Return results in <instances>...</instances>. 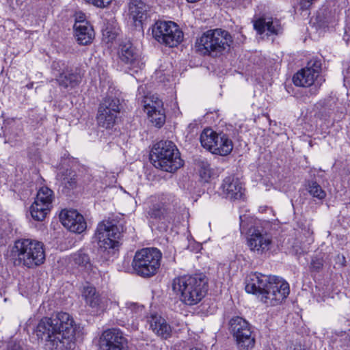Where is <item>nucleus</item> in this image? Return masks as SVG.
I'll return each mask as SVG.
<instances>
[{
	"instance_id": "f257e3e1",
	"label": "nucleus",
	"mask_w": 350,
	"mask_h": 350,
	"mask_svg": "<svg viewBox=\"0 0 350 350\" xmlns=\"http://www.w3.org/2000/svg\"><path fill=\"white\" fill-rule=\"evenodd\" d=\"M36 334L43 341L44 350H71L75 347V324L67 312L42 318L37 325Z\"/></svg>"
},
{
	"instance_id": "f03ea898",
	"label": "nucleus",
	"mask_w": 350,
	"mask_h": 350,
	"mask_svg": "<svg viewBox=\"0 0 350 350\" xmlns=\"http://www.w3.org/2000/svg\"><path fill=\"white\" fill-rule=\"evenodd\" d=\"M245 291L248 293L261 295L263 303L274 306L287 297L290 288L288 284L281 278L256 272L247 276Z\"/></svg>"
},
{
	"instance_id": "7ed1b4c3",
	"label": "nucleus",
	"mask_w": 350,
	"mask_h": 350,
	"mask_svg": "<svg viewBox=\"0 0 350 350\" xmlns=\"http://www.w3.org/2000/svg\"><path fill=\"white\" fill-rule=\"evenodd\" d=\"M207 279L202 274L185 275L175 278L172 291L179 300L187 306L198 304L206 295Z\"/></svg>"
},
{
	"instance_id": "20e7f679",
	"label": "nucleus",
	"mask_w": 350,
	"mask_h": 350,
	"mask_svg": "<svg viewBox=\"0 0 350 350\" xmlns=\"http://www.w3.org/2000/svg\"><path fill=\"white\" fill-rule=\"evenodd\" d=\"M12 252L18 262L29 269L41 265L45 260L44 244L37 240L19 239L15 242Z\"/></svg>"
},
{
	"instance_id": "39448f33",
	"label": "nucleus",
	"mask_w": 350,
	"mask_h": 350,
	"mask_svg": "<svg viewBox=\"0 0 350 350\" xmlns=\"http://www.w3.org/2000/svg\"><path fill=\"white\" fill-rule=\"evenodd\" d=\"M151 158L157 168L168 172H174L183 165L179 151L171 141L157 143L152 150Z\"/></svg>"
},
{
	"instance_id": "423d86ee",
	"label": "nucleus",
	"mask_w": 350,
	"mask_h": 350,
	"mask_svg": "<svg viewBox=\"0 0 350 350\" xmlns=\"http://www.w3.org/2000/svg\"><path fill=\"white\" fill-rule=\"evenodd\" d=\"M232 42V37L227 31L215 29L204 32L197 40L196 47L203 55H217L229 47Z\"/></svg>"
},
{
	"instance_id": "0eeeda50",
	"label": "nucleus",
	"mask_w": 350,
	"mask_h": 350,
	"mask_svg": "<svg viewBox=\"0 0 350 350\" xmlns=\"http://www.w3.org/2000/svg\"><path fill=\"white\" fill-rule=\"evenodd\" d=\"M162 253L155 247L143 248L136 252L132 266L138 275L150 278L154 275L161 266Z\"/></svg>"
},
{
	"instance_id": "6e6552de",
	"label": "nucleus",
	"mask_w": 350,
	"mask_h": 350,
	"mask_svg": "<svg viewBox=\"0 0 350 350\" xmlns=\"http://www.w3.org/2000/svg\"><path fill=\"white\" fill-rule=\"evenodd\" d=\"M151 30L152 37L159 43L169 47H175L183 40V32L172 21H158L152 26Z\"/></svg>"
},
{
	"instance_id": "1a4fd4ad",
	"label": "nucleus",
	"mask_w": 350,
	"mask_h": 350,
	"mask_svg": "<svg viewBox=\"0 0 350 350\" xmlns=\"http://www.w3.org/2000/svg\"><path fill=\"white\" fill-rule=\"evenodd\" d=\"M228 325L239 350H250L254 347L255 334L247 321L239 316L233 317L230 319Z\"/></svg>"
},
{
	"instance_id": "9d476101",
	"label": "nucleus",
	"mask_w": 350,
	"mask_h": 350,
	"mask_svg": "<svg viewBox=\"0 0 350 350\" xmlns=\"http://www.w3.org/2000/svg\"><path fill=\"white\" fill-rule=\"evenodd\" d=\"M150 203L147 211L148 217L161 220L172 217L176 211L178 199L172 194H161L152 197Z\"/></svg>"
},
{
	"instance_id": "9b49d317",
	"label": "nucleus",
	"mask_w": 350,
	"mask_h": 350,
	"mask_svg": "<svg viewBox=\"0 0 350 350\" xmlns=\"http://www.w3.org/2000/svg\"><path fill=\"white\" fill-rule=\"evenodd\" d=\"M120 235L118 226L109 221L99 223L96 231L98 246L104 251L114 250L117 247Z\"/></svg>"
},
{
	"instance_id": "f8f14e48",
	"label": "nucleus",
	"mask_w": 350,
	"mask_h": 350,
	"mask_svg": "<svg viewBox=\"0 0 350 350\" xmlns=\"http://www.w3.org/2000/svg\"><path fill=\"white\" fill-rule=\"evenodd\" d=\"M118 55L120 62L131 75L137 73L144 66L140 53L131 42L120 44Z\"/></svg>"
},
{
	"instance_id": "ddd939ff",
	"label": "nucleus",
	"mask_w": 350,
	"mask_h": 350,
	"mask_svg": "<svg viewBox=\"0 0 350 350\" xmlns=\"http://www.w3.org/2000/svg\"><path fill=\"white\" fill-rule=\"evenodd\" d=\"M53 200L54 193L51 189L47 187L40 188L30 207L31 217L35 220L42 221L50 211Z\"/></svg>"
},
{
	"instance_id": "4468645a",
	"label": "nucleus",
	"mask_w": 350,
	"mask_h": 350,
	"mask_svg": "<svg viewBox=\"0 0 350 350\" xmlns=\"http://www.w3.org/2000/svg\"><path fill=\"white\" fill-rule=\"evenodd\" d=\"M51 68L59 86L73 88L81 83V75L77 70L69 68L62 61L53 62Z\"/></svg>"
},
{
	"instance_id": "2eb2a0df",
	"label": "nucleus",
	"mask_w": 350,
	"mask_h": 350,
	"mask_svg": "<svg viewBox=\"0 0 350 350\" xmlns=\"http://www.w3.org/2000/svg\"><path fill=\"white\" fill-rule=\"evenodd\" d=\"M119 112L120 100L111 96L105 98L98 108L97 114L98 125L106 129L111 128Z\"/></svg>"
},
{
	"instance_id": "dca6fc26",
	"label": "nucleus",
	"mask_w": 350,
	"mask_h": 350,
	"mask_svg": "<svg viewBox=\"0 0 350 350\" xmlns=\"http://www.w3.org/2000/svg\"><path fill=\"white\" fill-rule=\"evenodd\" d=\"M321 70V62L318 59H310L307 66L297 72L293 78L297 86L308 87L312 85Z\"/></svg>"
},
{
	"instance_id": "f3484780",
	"label": "nucleus",
	"mask_w": 350,
	"mask_h": 350,
	"mask_svg": "<svg viewBox=\"0 0 350 350\" xmlns=\"http://www.w3.org/2000/svg\"><path fill=\"white\" fill-rule=\"evenodd\" d=\"M101 350H126L127 340L123 333L118 329H108L100 337Z\"/></svg>"
},
{
	"instance_id": "a211bd4d",
	"label": "nucleus",
	"mask_w": 350,
	"mask_h": 350,
	"mask_svg": "<svg viewBox=\"0 0 350 350\" xmlns=\"http://www.w3.org/2000/svg\"><path fill=\"white\" fill-rule=\"evenodd\" d=\"M271 237L259 229H254L247 238V245L250 250L258 255L267 252L271 249Z\"/></svg>"
},
{
	"instance_id": "6ab92c4d",
	"label": "nucleus",
	"mask_w": 350,
	"mask_h": 350,
	"mask_svg": "<svg viewBox=\"0 0 350 350\" xmlns=\"http://www.w3.org/2000/svg\"><path fill=\"white\" fill-rule=\"evenodd\" d=\"M144 110L150 121L157 127L165 123V115L163 107V102L158 97L152 96L144 100Z\"/></svg>"
},
{
	"instance_id": "aec40b11",
	"label": "nucleus",
	"mask_w": 350,
	"mask_h": 350,
	"mask_svg": "<svg viewBox=\"0 0 350 350\" xmlns=\"http://www.w3.org/2000/svg\"><path fill=\"white\" fill-rule=\"evenodd\" d=\"M59 219L64 227L75 233L81 234L87 228L83 216L76 210H63Z\"/></svg>"
},
{
	"instance_id": "412c9836",
	"label": "nucleus",
	"mask_w": 350,
	"mask_h": 350,
	"mask_svg": "<svg viewBox=\"0 0 350 350\" xmlns=\"http://www.w3.org/2000/svg\"><path fill=\"white\" fill-rule=\"evenodd\" d=\"M82 296L86 305L92 308L93 312H103L108 306V299L105 296L100 295L94 286H84Z\"/></svg>"
},
{
	"instance_id": "4be33fe9",
	"label": "nucleus",
	"mask_w": 350,
	"mask_h": 350,
	"mask_svg": "<svg viewBox=\"0 0 350 350\" xmlns=\"http://www.w3.org/2000/svg\"><path fill=\"white\" fill-rule=\"evenodd\" d=\"M222 193L226 198L238 200L243 194V188L238 178L234 176H228L221 185Z\"/></svg>"
},
{
	"instance_id": "5701e85b",
	"label": "nucleus",
	"mask_w": 350,
	"mask_h": 350,
	"mask_svg": "<svg viewBox=\"0 0 350 350\" xmlns=\"http://www.w3.org/2000/svg\"><path fill=\"white\" fill-rule=\"evenodd\" d=\"M150 9L149 5L142 0H131L129 5V14L135 25H137V23L142 24V21L148 17Z\"/></svg>"
},
{
	"instance_id": "b1692460",
	"label": "nucleus",
	"mask_w": 350,
	"mask_h": 350,
	"mask_svg": "<svg viewBox=\"0 0 350 350\" xmlns=\"http://www.w3.org/2000/svg\"><path fill=\"white\" fill-rule=\"evenodd\" d=\"M149 323L150 328L157 336L165 339L170 336L171 327L161 316L152 314L149 319Z\"/></svg>"
},
{
	"instance_id": "393cba45",
	"label": "nucleus",
	"mask_w": 350,
	"mask_h": 350,
	"mask_svg": "<svg viewBox=\"0 0 350 350\" xmlns=\"http://www.w3.org/2000/svg\"><path fill=\"white\" fill-rule=\"evenodd\" d=\"M254 27L260 34L263 33L266 31L269 34H278L281 31L279 21L272 18H260L254 23Z\"/></svg>"
},
{
	"instance_id": "a878e982",
	"label": "nucleus",
	"mask_w": 350,
	"mask_h": 350,
	"mask_svg": "<svg viewBox=\"0 0 350 350\" xmlns=\"http://www.w3.org/2000/svg\"><path fill=\"white\" fill-rule=\"evenodd\" d=\"M77 40L80 44L86 45L92 42L94 38V30L90 25L77 24L74 26Z\"/></svg>"
},
{
	"instance_id": "bb28decb",
	"label": "nucleus",
	"mask_w": 350,
	"mask_h": 350,
	"mask_svg": "<svg viewBox=\"0 0 350 350\" xmlns=\"http://www.w3.org/2000/svg\"><path fill=\"white\" fill-rule=\"evenodd\" d=\"M215 142L213 151V154L226 156L232 152L233 148L232 142L226 134H221L218 136Z\"/></svg>"
},
{
	"instance_id": "cd10ccee",
	"label": "nucleus",
	"mask_w": 350,
	"mask_h": 350,
	"mask_svg": "<svg viewBox=\"0 0 350 350\" xmlns=\"http://www.w3.org/2000/svg\"><path fill=\"white\" fill-rule=\"evenodd\" d=\"M217 137V134L211 129H205L200 135L201 144L204 148L213 153Z\"/></svg>"
},
{
	"instance_id": "c85d7f7f",
	"label": "nucleus",
	"mask_w": 350,
	"mask_h": 350,
	"mask_svg": "<svg viewBox=\"0 0 350 350\" xmlns=\"http://www.w3.org/2000/svg\"><path fill=\"white\" fill-rule=\"evenodd\" d=\"M122 310L129 319V318L133 319L140 317L144 312V307L135 303L130 302L126 303L125 307Z\"/></svg>"
},
{
	"instance_id": "c756f323",
	"label": "nucleus",
	"mask_w": 350,
	"mask_h": 350,
	"mask_svg": "<svg viewBox=\"0 0 350 350\" xmlns=\"http://www.w3.org/2000/svg\"><path fill=\"white\" fill-rule=\"evenodd\" d=\"M57 177L62 183L68 189L73 188L76 185V176L70 170H66L65 173L62 174L59 173Z\"/></svg>"
},
{
	"instance_id": "7c9ffc66",
	"label": "nucleus",
	"mask_w": 350,
	"mask_h": 350,
	"mask_svg": "<svg viewBox=\"0 0 350 350\" xmlns=\"http://www.w3.org/2000/svg\"><path fill=\"white\" fill-rule=\"evenodd\" d=\"M73 260L75 265L84 269H88L91 267L90 260L87 254L83 251H79L73 256Z\"/></svg>"
},
{
	"instance_id": "2f4dec72",
	"label": "nucleus",
	"mask_w": 350,
	"mask_h": 350,
	"mask_svg": "<svg viewBox=\"0 0 350 350\" xmlns=\"http://www.w3.org/2000/svg\"><path fill=\"white\" fill-rule=\"evenodd\" d=\"M307 190L310 195L319 200L323 199L326 193L321 187L316 182H310L307 186Z\"/></svg>"
},
{
	"instance_id": "473e14b6",
	"label": "nucleus",
	"mask_w": 350,
	"mask_h": 350,
	"mask_svg": "<svg viewBox=\"0 0 350 350\" xmlns=\"http://www.w3.org/2000/svg\"><path fill=\"white\" fill-rule=\"evenodd\" d=\"M199 175L202 180L208 182L213 176L210 165L207 163H202L199 170Z\"/></svg>"
},
{
	"instance_id": "72a5a7b5",
	"label": "nucleus",
	"mask_w": 350,
	"mask_h": 350,
	"mask_svg": "<svg viewBox=\"0 0 350 350\" xmlns=\"http://www.w3.org/2000/svg\"><path fill=\"white\" fill-rule=\"evenodd\" d=\"M323 266V257L314 256L310 262V269L314 271L319 272Z\"/></svg>"
},
{
	"instance_id": "f704fd0d",
	"label": "nucleus",
	"mask_w": 350,
	"mask_h": 350,
	"mask_svg": "<svg viewBox=\"0 0 350 350\" xmlns=\"http://www.w3.org/2000/svg\"><path fill=\"white\" fill-rule=\"evenodd\" d=\"M88 3L92 4L93 5L104 8L107 7L111 3L112 0H84Z\"/></svg>"
},
{
	"instance_id": "c9c22d12",
	"label": "nucleus",
	"mask_w": 350,
	"mask_h": 350,
	"mask_svg": "<svg viewBox=\"0 0 350 350\" xmlns=\"http://www.w3.org/2000/svg\"><path fill=\"white\" fill-rule=\"evenodd\" d=\"M329 116H330L329 112L327 111L325 109H323L320 110L317 113V118L321 120L324 121V122L328 121Z\"/></svg>"
},
{
	"instance_id": "e433bc0d",
	"label": "nucleus",
	"mask_w": 350,
	"mask_h": 350,
	"mask_svg": "<svg viewBox=\"0 0 350 350\" xmlns=\"http://www.w3.org/2000/svg\"><path fill=\"white\" fill-rule=\"evenodd\" d=\"M77 24H80L81 25L83 24H85V25H90L87 21H85V16L83 13L77 14L74 26H76Z\"/></svg>"
},
{
	"instance_id": "4c0bfd02",
	"label": "nucleus",
	"mask_w": 350,
	"mask_h": 350,
	"mask_svg": "<svg viewBox=\"0 0 350 350\" xmlns=\"http://www.w3.org/2000/svg\"><path fill=\"white\" fill-rule=\"evenodd\" d=\"M317 0H301L300 6L302 10H307Z\"/></svg>"
},
{
	"instance_id": "58836bf2",
	"label": "nucleus",
	"mask_w": 350,
	"mask_h": 350,
	"mask_svg": "<svg viewBox=\"0 0 350 350\" xmlns=\"http://www.w3.org/2000/svg\"><path fill=\"white\" fill-rule=\"evenodd\" d=\"M10 350H23L19 345H15Z\"/></svg>"
},
{
	"instance_id": "ea45409f",
	"label": "nucleus",
	"mask_w": 350,
	"mask_h": 350,
	"mask_svg": "<svg viewBox=\"0 0 350 350\" xmlns=\"http://www.w3.org/2000/svg\"><path fill=\"white\" fill-rule=\"evenodd\" d=\"M342 258L343 260H345V258L344 256H342Z\"/></svg>"
}]
</instances>
